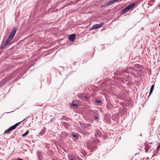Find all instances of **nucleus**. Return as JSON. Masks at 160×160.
<instances>
[{
    "label": "nucleus",
    "mask_w": 160,
    "mask_h": 160,
    "mask_svg": "<svg viewBox=\"0 0 160 160\" xmlns=\"http://www.w3.org/2000/svg\"><path fill=\"white\" fill-rule=\"evenodd\" d=\"M17 28L16 27H14L12 31L10 32V33L7 39L6 40V43L8 44V43L11 41V40L13 38V37L15 35L16 32L17 31Z\"/></svg>",
    "instance_id": "1"
},
{
    "label": "nucleus",
    "mask_w": 160,
    "mask_h": 160,
    "mask_svg": "<svg viewBox=\"0 0 160 160\" xmlns=\"http://www.w3.org/2000/svg\"><path fill=\"white\" fill-rule=\"evenodd\" d=\"M26 118L24 119L23 121H22L18 122L17 123H16L14 125H13L11 127H10V128H9L8 129L6 130V131L4 133H8L10 131H12L14 130L23 121H24L25 120Z\"/></svg>",
    "instance_id": "2"
},
{
    "label": "nucleus",
    "mask_w": 160,
    "mask_h": 160,
    "mask_svg": "<svg viewBox=\"0 0 160 160\" xmlns=\"http://www.w3.org/2000/svg\"><path fill=\"white\" fill-rule=\"evenodd\" d=\"M103 24L104 23H102L100 24H96L94 25L92 27L90 28V30H91L94 29L99 28L102 27Z\"/></svg>",
    "instance_id": "3"
},
{
    "label": "nucleus",
    "mask_w": 160,
    "mask_h": 160,
    "mask_svg": "<svg viewBox=\"0 0 160 160\" xmlns=\"http://www.w3.org/2000/svg\"><path fill=\"white\" fill-rule=\"evenodd\" d=\"M76 38V35L74 34L70 35L69 36V39L71 41H73Z\"/></svg>",
    "instance_id": "4"
},
{
    "label": "nucleus",
    "mask_w": 160,
    "mask_h": 160,
    "mask_svg": "<svg viewBox=\"0 0 160 160\" xmlns=\"http://www.w3.org/2000/svg\"><path fill=\"white\" fill-rule=\"evenodd\" d=\"M136 3H133L130 4L129 5H128V6H127V7L129 10L133 8L134 7Z\"/></svg>",
    "instance_id": "5"
},
{
    "label": "nucleus",
    "mask_w": 160,
    "mask_h": 160,
    "mask_svg": "<svg viewBox=\"0 0 160 160\" xmlns=\"http://www.w3.org/2000/svg\"><path fill=\"white\" fill-rule=\"evenodd\" d=\"M128 11H129V10L127 7L121 11V13L122 14H123L125 13L128 12Z\"/></svg>",
    "instance_id": "6"
},
{
    "label": "nucleus",
    "mask_w": 160,
    "mask_h": 160,
    "mask_svg": "<svg viewBox=\"0 0 160 160\" xmlns=\"http://www.w3.org/2000/svg\"><path fill=\"white\" fill-rule=\"evenodd\" d=\"M154 84L152 85V86L151 88V89H150V92H149V95L148 96V97H149V96H150V95L152 93V92H153V90L154 89Z\"/></svg>",
    "instance_id": "7"
},
{
    "label": "nucleus",
    "mask_w": 160,
    "mask_h": 160,
    "mask_svg": "<svg viewBox=\"0 0 160 160\" xmlns=\"http://www.w3.org/2000/svg\"><path fill=\"white\" fill-rule=\"evenodd\" d=\"M29 130H28L27 131H26L24 133L22 134V136L24 137H26L29 133Z\"/></svg>",
    "instance_id": "8"
},
{
    "label": "nucleus",
    "mask_w": 160,
    "mask_h": 160,
    "mask_svg": "<svg viewBox=\"0 0 160 160\" xmlns=\"http://www.w3.org/2000/svg\"><path fill=\"white\" fill-rule=\"evenodd\" d=\"M113 3V2H112V0H111V1H109V2H108L107 3H106L105 4V5H108V6H109V5H110V4H112Z\"/></svg>",
    "instance_id": "9"
},
{
    "label": "nucleus",
    "mask_w": 160,
    "mask_h": 160,
    "mask_svg": "<svg viewBox=\"0 0 160 160\" xmlns=\"http://www.w3.org/2000/svg\"><path fill=\"white\" fill-rule=\"evenodd\" d=\"M148 147H149V146H148V145H147L146 146L145 152H147L149 149Z\"/></svg>",
    "instance_id": "10"
},
{
    "label": "nucleus",
    "mask_w": 160,
    "mask_h": 160,
    "mask_svg": "<svg viewBox=\"0 0 160 160\" xmlns=\"http://www.w3.org/2000/svg\"><path fill=\"white\" fill-rule=\"evenodd\" d=\"M8 45V44L6 43V42H5L3 44H2L1 47L2 48H3L5 47L7 45Z\"/></svg>",
    "instance_id": "11"
},
{
    "label": "nucleus",
    "mask_w": 160,
    "mask_h": 160,
    "mask_svg": "<svg viewBox=\"0 0 160 160\" xmlns=\"http://www.w3.org/2000/svg\"><path fill=\"white\" fill-rule=\"evenodd\" d=\"M90 126V124H85V126H84V128H88Z\"/></svg>",
    "instance_id": "12"
},
{
    "label": "nucleus",
    "mask_w": 160,
    "mask_h": 160,
    "mask_svg": "<svg viewBox=\"0 0 160 160\" xmlns=\"http://www.w3.org/2000/svg\"><path fill=\"white\" fill-rule=\"evenodd\" d=\"M71 105L72 106H74V107L78 106V105L77 104H76V103H72L71 104Z\"/></svg>",
    "instance_id": "13"
},
{
    "label": "nucleus",
    "mask_w": 160,
    "mask_h": 160,
    "mask_svg": "<svg viewBox=\"0 0 160 160\" xmlns=\"http://www.w3.org/2000/svg\"><path fill=\"white\" fill-rule=\"evenodd\" d=\"M95 102L97 103H100L101 102V101L99 100H95Z\"/></svg>",
    "instance_id": "14"
},
{
    "label": "nucleus",
    "mask_w": 160,
    "mask_h": 160,
    "mask_svg": "<svg viewBox=\"0 0 160 160\" xmlns=\"http://www.w3.org/2000/svg\"><path fill=\"white\" fill-rule=\"evenodd\" d=\"M72 136L73 137H74V138H77L78 137L77 135L75 134H72Z\"/></svg>",
    "instance_id": "15"
},
{
    "label": "nucleus",
    "mask_w": 160,
    "mask_h": 160,
    "mask_svg": "<svg viewBox=\"0 0 160 160\" xmlns=\"http://www.w3.org/2000/svg\"><path fill=\"white\" fill-rule=\"evenodd\" d=\"M160 149V144H159L157 147V150H159Z\"/></svg>",
    "instance_id": "16"
},
{
    "label": "nucleus",
    "mask_w": 160,
    "mask_h": 160,
    "mask_svg": "<svg viewBox=\"0 0 160 160\" xmlns=\"http://www.w3.org/2000/svg\"><path fill=\"white\" fill-rule=\"evenodd\" d=\"M85 124H83L81 123L80 125H81V127H84V126H85Z\"/></svg>",
    "instance_id": "17"
},
{
    "label": "nucleus",
    "mask_w": 160,
    "mask_h": 160,
    "mask_svg": "<svg viewBox=\"0 0 160 160\" xmlns=\"http://www.w3.org/2000/svg\"><path fill=\"white\" fill-rule=\"evenodd\" d=\"M118 1V0H112V1L113 3H114L117 2Z\"/></svg>",
    "instance_id": "18"
},
{
    "label": "nucleus",
    "mask_w": 160,
    "mask_h": 160,
    "mask_svg": "<svg viewBox=\"0 0 160 160\" xmlns=\"http://www.w3.org/2000/svg\"><path fill=\"white\" fill-rule=\"evenodd\" d=\"M17 160H23V159H22L20 158H18Z\"/></svg>",
    "instance_id": "19"
},
{
    "label": "nucleus",
    "mask_w": 160,
    "mask_h": 160,
    "mask_svg": "<svg viewBox=\"0 0 160 160\" xmlns=\"http://www.w3.org/2000/svg\"><path fill=\"white\" fill-rule=\"evenodd\" d=\"M95 118H96V119H97V118H98V117H95Z\"/></svg>",
    "instance_id": "20"
},
{
    "label": "nucleus",
    "mask_w": 160,
    "mask_h": 160,
    "mask_svg": "<svg viewBox=\"0 0 160 160\" xmlns=\"http://www.w3.org/2000/svg\"><path fill=\"white\" fill-rule=\"evenodd\" d=\"M85 98H87V97L86 96H85Z\"/></svg>",
    "instance_id": "21"
},
{
    "label": "nucleus",
    "mask_w": 160,
    "mask_h": 160,
    "mask_svg": "<svg viewBox=\"0 0 160 160\" xmlns=\"http://www.w3.org/2000/svg\"><path fill=\"white\" fill-rule=\"evenodd\" d=\"M70 160H73V159H70Z\"/></svg>",
    "instance_id": "22"
}]
</instances>
